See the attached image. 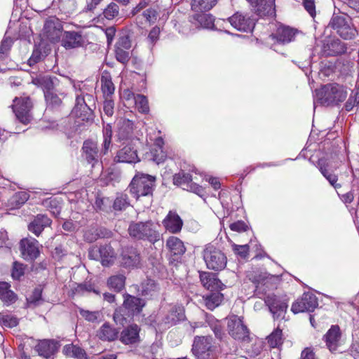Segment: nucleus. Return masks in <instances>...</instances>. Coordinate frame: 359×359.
I'll return each instance as SVG.
<instances>
[{
  "label": "nucleus",
  "instance_id": "nucleus-1",
  "mask_svg": "<svg viewBox=\"0 0 359 359\" xmlns=\"http://www.w3.org/2000/svg\"><path fill=\"white\" fill-rule=\"evenodd\" d=\"M347 96L346 89L337 83H329L315 90L314 104L316 102L323 105L337 104L343 102Z\"/></svg>",
  "mask_w": 359,
  "mask_h": 359
},
{
  "label": "nucleus",
  "instance_id": "nucleus-2",
  "mask_svg": "<svg viewBox=\"0 0 359 359\" xmlns=\"http://www.w3.org/2000/svg\"><path fill=\"white\" fill-rule=\"evenodd\" d=\"M128 232L133 238L147 240L152 243L158 241L161 238L156 225L151 221L132 223L129 226Z\"/></svg>",
  "mask_w": 359,
  "mask_h": 359
},
{
  "label": "nucleus",
  "instance_id": "nucleus-3",
  "mask_svg": "<svg viewBox=\"0 0 359 359\" xmlns=\"http://www.w3.org/2000/svg\"><path fill=\"white\" fill-rule=\"evenodd\" d=\"M154 183V176L138 173L133 177L130 184V191L133 196L138 199L140 196L151 195Z\"/></svg>",
  "mask_w": 359,
  "mask_h": 359
},
{
  "label": "nucleus",
  "instance_id": "nucleus-4",
  "mask_svg": "<svg viewBox=\"0 0 359 359\" xmlns=\"http://www.w3.org/2000/svg\"><path fill=\"white\" fill-rule=\"evenodd\" d=\"M329 26L346 40L353 39L356 34V29L351 26V19L344 14L333 15Z\"/></svg>",
  "mask_w": 359,
  "mask_h": 359
},
{
  "label": "nucleus",
  "instance_id": "nucleus-5",
  "mask_svg": "<svg viewBox=\"0 0 359 359\" xmlns=\"http://www.w3.org/2000/svg\"><path fill=\"white\" fill-rule=\"evenodd\" d=\"M203 259L207 267L212 270H222L226 265L225 255L220 250L211 245H207L203 250Z\"/></svg>",
  "mask_w": 359,
  "mask_h": 359
},
{
  "label": "nucleus",
  "instance_id": "nucleus-6",
  "mask_svg": "<svg viewBox=\"0 0 359 359\" xmlns=\"http://www.w3.org/2000/svg\"><path fill=\"white\" fill-rule=\"evenodd\" d=\"M212 338L210 337H197L195 338L192 351L197 359H215L211 350Z\"/></svg>",
  "mask_w": 359,
  "mask_h": 359
},
{
  "label": "nucleus",
  "instance_id": "nucleus-7",
  "mask_svg": "<svg viewBox=\"0 0 359 359\" xmlns=\"http://www.w3.org/2000/svg\"><path fill=\"white\" fill-rule=\"evenodd\" d=\"M13 109L17 118L22 123L27 124L31 120L30 110L32 107L28 97L18 98L13 100Z\"/></svg>",
  "mask_w": 359,
  "mask_h": 359
},
{
  "label": "nucleus",
  "instance_id": "nucleus-8",
  "mask_svg": "<svg viewBox=\"0 0 359 359\" xmlns=\"http://www.w3.org/2000/svg\"><path fill=\"white\" fill-rule=\"evenodd\" d=\"M318 305V302L316 295L311 292H306L300 299L293 303L291 310L294 313L311 312Z\"/></svg>",
  "mask_w": 359,
  "mask_h": 359
},
{
  "label": "nucleus",
  "instance_id": "nucleus-9",
  "mask_svg": "<svg viewBox=\"0 0 359 359\" xmlns=\"http://www.w3.org/2000/svg\"><path fill=\"white\" fill-rule=\"evenodd\" d=\"M174 184L181 186L183 189H187L196 194L203 196L205 194V190L195 182H192V177L190 174L183 172L175 174L173 178Z\"/></svg>",
  "mask_w": 359,
  "mask_h": 359
},
{
  "label": "nucleus",
  "instance_id": "nucleus-10",
  "mask_svg": "<svg viewBox=\"0 0 359 359\" xmlns=\"http://www.w3.org/2000/svg\"><path fill=\"white\" fill-rule=\"evenodd\" d=\"M227 327L229 334L236 339L245 340L248 337V329L240 317L231 316L228 319Z\"/></svg>",
  "mask_w": 359,
  "mask_h": 359
},
{
  "label": "nucleus",
  "instance_id": "nucleus-11",
  "mask_svg": "<svg viewBox=\"0 0 359 359\" xmlns=\"http://www.w3.org/2000/svg\"><path fill=\"white\" fill-rule=\"evenodd\" d=\"M90 101H93V97L90 95L86 94V97L77 95L72 113L83 120L88 119L92 113V109L89 105Z\"/></svg>",
  "mask_w": 359,
  "mask_h": 359
},
{
  "label": "nucleus",
  "instance_id": "nucleus-12",
  "mask_svg": "<svg viewBox=\"0 0 359 359\" xmlns=\"http://www.w3.org/2000/svg\"><path fill=\"white\" fill-rule=\"evenodd\" d=\"M266 304L269 306L274 318H283L287 309V304L274 294H268L264 298Z\"/></svg>",
  "mask_w": 359,
  "mask_h": 359
},
{
  "label": "nucleus",
  "instance_id": "nucleus-13",
  "mask_svg": "<svg viewBox=\"0 0 359 359\" xmlns=\"http://www.w3.org/2000/svg\"><path fill=\"white\" fill-rule=\"evenodd\" d=\"M230 24L238 31L249 32L252 31L255 22L250 17L236 13L229 18Z\"/></svg>",
  "mask_w": 359,
  "mask_h": 359
},
{
  "label": "nucleus",
  "instance_id": "nucleus-14",
  "mask_svg": "<svg viewBox=\"0 0 359 359\" xmlns=\"http://www.w3.org/2000/svg\"><path fill=\"white\" fill-rule=\"evenodd\" d=\"M39 243L33 238H26L20 241V251L26 260H34L39 255Z\"/></svg>",
  "mask_w": 359,
  "mask_h": 359
},
{
  "label": "nucleus",
  "instance_id": "nucleus-15",
  "mask_svg": "<svg viewBox=\"0 0 359 359\" xmlns=\"http://www.w3.org/2000/svg\"><path fill=\"white\" fill-rule=\"evenodd\" d=\"M260 17L275 15V0H247Z\"/></svg>",
  "mask_w": 359,
  "mask_h": 359
},
{
  "label": "nucleus",
  "instance_id": "nucleus-16",
  "mask_svg": "<svg viewBox=\"0 0 359 359\" xmlns=\"http://www.w3.org/2000/svg\"><path fill=\"white\" fill-rule=\"evenodd\" d=\"M326 346L331 352L337 351L342 344L341 333L337 325H332L324 336Z\"/></svg>",
  "mask_w": 359,
  "mask_h": 359
},
{
  "label": "nucleus",
  "instance_id": "nucleus-17",
  "mask_svg": "<svg viewBox=\"0 0 359 359\" xmlns=\"http://www.w3.org/2000/svg\"><path fill=\"white\" fill-rule=\"evenodd\" d=\"M114 161L118 163H135L140 161V159L137 149L131 144H128L117 151Z\"/></svg>",
  "mask_w": 359,
  "mask_h": 359
},
{
  "label": "nucleus",
  "instance_id": "nucleus-18",
  "mask_svg": "<svg viewBox=\"0 0 359 359\" xmlns=\"http://www.w3.org/2000/svg\"><path fill=\"white\" fill-rule=\"evenodd\" d=\"M60 344L57 341L50 339L40 341L36 346V351L39 355L46 359H53V356L57 352Z\"/></svg>",
  "mask_w": 359,
  "mask_h": 359
},
{
  "label": "nucleus",
  "instance_id": "nucleus-19",
  "mask_svg": "<svg viewBox=\"0 0 359 359\" xmlns=\"http://www.w3.org/2000/svg\"><path fill=\"white\" fill-rule=\"evenodd\" d=\"M134 124L129 119L120 118L116 123V137L118 141L130 140L133 135Z\"/></svg>",
  "mask_w": 359,
  "mask_h": 359
},
{
  "label": "nucleus",
  "instance_id": "nucleus-20",
  "mask_svg": "<svg viewBox=\"0 0 359 359\" xmlns=\"http://www.w3.org/2000/svg\"><path fill=\"white\" fill-rule=\"evenodd\" d=\"M82 151L84 158L93 166L98 162L100 156L104 155L102 151H99L97 143L91 140L83 142Z\"/></svg>",
  "mask_w": 359,
  "mask_h": 359
},
{
  "label": "nucleus",
  "instance_id": "nucleus-21",
  "mask_svg": "<svg viewBox=\"0 0 359 359\" xmlns=\"http://www.w3.org/2000/svg\"><path fill=\"white\" fill-rule=\"evenodd\" d=\"M43 34L51 42H57L62 34V27L57 20H47L44 25Z\"/></svg>",
  "mask_w": 359,
  "mask_h": 359
},
{
  "label": "nucleus",
  "instance_id": "nucleus-22",
  "mask_svg": "<svg viewBox=\"0 0 359 359\" xmlns=\"http://www.w3.org/2000/svg\"><path fill=\"white\" fill-rule=\"evenodd\" d=\"M165 229L172 233H177L182 229L183 222L176 212L170 211L162 222Z\"/></svg>",
  "mask_w": 359,
  "mask_h": 359
},
{
  "label": "nucleus",
  "instance_id": "nucleus-23",
  "mask_svg": "<svg viewBox=\"0 0 359 359\" xmlns=\"http://www.w3.org/2000/svg\"><path fill=\"white\" fill-rule=\"evenodd\" d=\"M140 256L137 250L133 248L123 250L121 255V263L125 267H137L140 264Z\"/></svg>",
  "mask_w": 359,
  "mask_h": 359
},
{
  "label": "nucleus",
  "instance_id": "nucleus-24",
  "mask_svg": "<svg viewBox=\"0 0 359 359\" xmlns=\"http://www.w3.org/2000/svg\"><path fill=\"white\" fill-rule=\"evenodd\" d=\"M140 328L137 325H130L121 333L120 340L126 345L133 344L140 341Z\"/></svg>",
  "mask_w": 359,
  "mask_h": 359
},
{
  "label": "nucleus",
  "instance_id": "nucleus-25",
  "mask_svg": "<svg viewBox=\"0 0 359 359\" xmlns=\"http://www.w3.org/2000/svg\"><path fill=\"white\" fill-rule=\"evenodd\" d=\"M32 83L41 88L43 93H48V91L54 90L55 88L58 84V80L56 77H51L48 75H39L36 78H34Z\"/></svg>",
  "mask_w": 359,
  "mask_h": 359
},
{
  "label": "nucleus",
  "instance_id": "nucleus-26",
  "mask_svg": "<svg viewBox=\"0 0 359 359\" xmlns=\"http://www.w3.org/2000/svg\"><path fill=\"white\" fill-rule=\"evenodd\" d=\"M51 220L45 215H37L29 224L28 229L36 236H39L45 227L50 226Z\"/></svg>",
  "mask_w": 359,
  "mask_h": 359
},
{
  "label": "nucleus",
  "instance_id": "nucleus-27",
  "mask_svg": "<svg viewBox=\"0 0 359 359\" xmlns=\"http://www.w3.org/2000/svg\"><path fill=\"white\" fill-rule=\"evenodd\" d=\"M144 306V300L131 295H127L123 302V307L133 316L139 313Z\"/></svg>",
  "mask_w": 359,
  "mask_h": 359
},
{
  "label": "nucleus",
  "instance_id": "nucleus-28",
  "mask_svg": "<svg viewBox=\"0 0 359 359\" xmlns=\"http://www.w3.org/2000/svg\"><path fill=\"white\" fill-rule=\"evenodd\" d=\"M280 278L278 275H272L266 272L261 273L256 278L255 282L257 283L256 290L259 293L262 285H266L267 287H273L276 284L280 282Z\"/></svg>",
  "mask_w": 359,
  "mask_h": 359
},
{
  "label": "nucleus",
  "instance_id": "nucleus-29",
  "mask_svg": "<svg viewBox=\"0 0 359 359\" xmlns=\"http://www.w3.org/2000/svg\"><path fill=\"white\" fill-rule=\"evenodd\" d=\"M200 280L207 290H215L222 288V282L214 273L202 272L200 273Z\"/></svg>",
  "mask_w": 359,
  "mask_h": 359
},
{
  "label": "nucleus",
  "instance_id": "nucleus-30",
  "mask_svg": "<svg viewBox=\"0 0 359 359\" xmlns=\"http://www.w3.org/2000/svg\"><path fill=\"white\" fill-rule=\"evenodd\" d=\"M294 30L285 26H280L278 28L276 33L271 35L273 39H276L277 42L281 44L291 42L294 39Z\"/></svg>",
  "mask_w": 359,
  "mask_h": 359
},
{
  "label": "nucleus",
  "instance_id": "nucleus-31",
  "mask_svg": "<svg viewBox=\"0 0 359 359\" xmlns=\"http://www.w3.org/2000/svg\"><path fill=\"white\" fill-rule=\"evenodd\" d=\"M346 48L344 43L339 39L332 40L323 45V53L327 56L335 55L343 53Z\"/></svg>",
  "mask_w": 359,
  "mask_h": 359
},
{
  "label": "nucleus",
  "instance_id": "nucleus-32",
  "mask_svg": "<svg viewBox=\"0 0 359 359\" xmlns=\"http://www.w3.org/2000/svg\"><path fill=\"white\" fill-rule=\"evenodd\" d=\"M62 43L66 48H74L82 45L83 39L77 32H67L65 33Z\"/></svg>",
  "mask_w": 359,
  "mask_h": 359
},
{
  "label": "nucleus",
  "instance_id": "nucleus-33",
  "mask_svg": "<svg viewBox=\"0 0 359 359\" xmlns=\"http://www.w3.org/2000/svg\"><path fill=\"white\" fill-rule=\"evenodd\" d=\"M184 318V309L181 306H173L165 318V323L172 325L183 320Z\"/></svg>",
  "mask_w": 359,
  "mask_h": 359
},
{
  "label": "nucleus",
  "instance_id": "nucleus-34",
  "mask_svg": "<svg viewBox=\"0 0 359 359\" xmlns=\"http://www.w3.org/2000/svg\"><path fill=\"white\" fill-rule=\"evenodd\" d=\"M118 332L109 323L103 324L97 332L98 337L103 341H114L117 339Z\"/></svg>",
  "mask_w": 359,
  "mask_h": 359
},
{
  "label": "nucleus",
  "instance_id": "nucleus-35",
  "mask_svg": "<svg viewBox=\"0 0 359 359\" xmlns=\"http://www.w3.org/2000/svg\"><path fill=\"white\" fill-rule=\"evenodd\" d=\"M196 25L205 28L212 29L214 27V18L212 15L205 13H196L193 16Z\"/></svg>",
  "mask_w": 359,
  "mask_h": 359
},
{
  "label": "nucleus",
  "instance_id": "nucleus-36",
  "mask_svg": "<svg viewBox=\"0 0 359 359\" xmlns=\"http://www.w3.org/2000/svg\"><path fill=\"white\" fill-rule=\"evenodd\" d=\"M166 247L175 255H182L186 251L184 243L175 236H170L168 238Z\"/></svg>",
  "mask_w": 359,
  "mask_h": 359
},
{
  "label": "nucleus",
  "instance_id": "nucleus-37",
  "mask_svg": "<svg viewBox=\"0 0 359 359\" xmlns=\"http://www.w3.org/2000/svg\"><path fill=\"white\" fill-rule=\"evenodd\" d=\"M29 195L25 191L17 192L8 201V206L10 209H18L29 199Z\"/></svg>",
  "mask_w": 359,
  "mask_h": 359
},
{
  "label": "nucleus",
  "instance_id": "nucleus-38",
  "mask_svg": "<svg viewBox=\"0 0 359 359\" xmlns=\"http://www.w3.org/2000/svg\"><path fill=\"white\" fill-rule=\"evenodd\" d=\"M62 353L67 357L76 359H88L84 350L72 344L65 345L62 349Z\"/></svg>",
  "mask_w": 359,
  "mask_h": 359
},
{
  "label": "nucleus",
  "instance_id": "nucleus-39",
  "mask_svg": "<svg viewBox=\"0 0 359 359\" xmlns=\"http://www.w3.org/2000/svg\"><path fill=\"white\" fill-rule=\"evenodd\" d=\"M97 251L100 254V261L103 266H109L114 262V252L111 246H101Z\"/></svg>",
  "mask_w": 359,
  "mask_h": 359
},
{
  "label": "nucleus",
  "instance_id": "nucleus-40",
  "mask_svg": "<svg viewBox=\"0 0 359 359\" xmlns=\"http://www.w3.org/2000/svg\"><path fill=\"white\" fill-rule=\"evenodd\" d=\"M217 3V0H192L191 9L195 13H205L210 10Z\"/></svg>",
  "mask_w": 359,
  "mask_h": 359
},
{
  "label": "nucleus",
  "instance_id": "nucleus-41",
  "mask_svg": "<svg viewBox=\"0 0 359 359\" xmlns=\"http://www.w3.org/2000/svg\"><path fill=\"white\" fill-rule=\"evenodd\" d=\"M223 300V294L219 292H213L203 297V302L206 308L213 310L217 307Z\"/></svg>",
  "mask_w": 359,
  "mask_h": 359
},
{
  "label": "nucleus",
  "instance_id": "nucleus-42",
  "mask_svg": "<svg viewBox=\"0 0 359 359\" xmlns=\"http://www.w3.org/2000/svg\"><path fill=\"white\" fill-rule=\"evenodd\" d=\"M9 287L8 283L0 282V299L6 304H12L17 299L15 294Z\"/></svg>",
  "mask_w": 359,
  "mask_h": 359
},
{
  "label": "nucleus",
  "instance_id": "nucleus-43",
  "mask_svg": "<svg viewBox=\"0 0 359 359\" xmlns=\"http://www.w3.org/2000/svg\"><path fill=\"white\" fill-rule=\"evenodd\" d=\"M318 165L323 175L329 181L331 185H332L335 188H337V187H340L339 184H337L336 183L337 181V176L330 172V171L327 169L328 164L324 159H320L318 161Z\"/></svg>",
  "mask_w": 359,
  "mask_h": 359
},
{
  "label": "nucleus",
  "instance_id": "nucleus-44",
  "mask_svg": "<svg viewBox=\"0 0 359 359\" xmlns=\"http://www.w3.org/2000/svg\"><path fill=\"white\" fill-rule=\"evenodd\" d=\"M102 90L105 96H110L114 92V86L109 74L102 75L100 79Z\"/></svg>",
  "mask_w": 359,
  "mask_h": 359
},
{
  "label": "nucleus",
  "instance_id": "nucleus-45",
  "mask_svg": "<svg viewBox=\"0 0 359 359\" xmlns=\"http://www.w3.org/2000/svg\"><path fill=\"white\" fill-rule=\"evenodd\" d=\"M103 144H102V152L104 154H106L108 151L111 142V137H112V128L110 124H107L103 128Z\"/></svg>",
  "mask_w": 359,
  "mask_h": 359
},
{
  "label": "nucleus",
  "instance_id": "nucleus-46",
  "mask_svg": "<svg viewBox=\"0 0 359 359\" xmlns=\"http://www.w3.org/2000/svg\"><path fill=\"white\" fill-rule=\"evenodd\" d=\"M133 102L140 112L147 113L149 111L148 100L145 96L137 94L136 96H133Z\"/></svg>",
  "mask_w": 359,
  "mask_h": 359
},
{
  "label": "nucleus",
  "instance_id": "nucleus-47",
  "mask_svg": "<svg viewBox=\"0 0 359 359\" xmlns=\"http://www.w3.org/2000/svg\"><path fill=\"white\" fill-rule=\"evenodd\" d=\"M125 276L123 275H116L111 276L108 280V285L115 290H121L125 285Z\"/></svg>",
  "mask_w": 359,
  "mask_h": 359
},
{
  "label": "nucleus",
  "instance_id": "nucleus-48",
  "mask_svg": "<svg viewBox=\"0 0 359 359\" xmlns=\"http://www.w3.org/2000/svg\"><path fill=\"white\" fill-rule=\"evenodd\" d=\"M267 341L271 348L278 347L283 342L282 330L276 329L268 337Z\"/></svg>",
  "mask_w": 359,
  "mask_h": 359
},
{
  "label": "nucleus",
  "instance_id": "nucleus-49",
  "mask_svg": "<svg viewBox=\"0 0 359 359\" xmlns=\"http://www.w3.org/2000/svg\"><path fill=\"white\" fill-rule=\"evenodd\" d=\"M119 13V6L114 2H111L103 11V15L107 20H112Z\"/></svg>",
  "mask_w": 359,
  "mask_h": 359
},
{
  "label": "nucleus",
  "instance_id": "nucleus-50",
  "mask_svg": "<svg viewBox=\"0 0 359 359\" xmlns=\"http://www.w3.org/2000/svg\"><path fill=\"white\" fill-rule=\"evenodd\" d=\"M157 289V286L154 280L151 279H147L141 283L140 291L142 295L151 294L152 292H154Z\"/></svg>",
  "mask_w": 359,
  "mask_h": 359
},
{
  "label": "nucleus",
  "instance_id": "nucleus-51",
  "mask_svg": "<svg viewBox=\"0 0 359 359\" xmlns=\"http://www.w3.org/2000/svg\"><path fill=\"white\" fill-rule=\"evenodd\" d=\"M0 323L4 327L12 328L18 325V319L11 315H3L0 316Z\"/></svg>",
  "mask_w": 359,
  "mask_h": 359
},
{
  "label": "nucleus",
  "instance_id": "nucleus-52",
  "mask_svg": "<svg viewBox=\"0 0 359 359\" xmlns=\"http://www.w3.org/2000/svg\"><path fill=\"white\" fill-rule=\"evenodd\" d=\"M45 99L48 105L52 107L59 106L62 103V100L59 97V96L53 91H48V93H45Z\"/></svg>",
  "mask_w": 359,
  "mask_h": 359
},
{
  "label": "nucleus",
  "instance_id": "nucleus-53",
  "mask_svg": "<svg viewBox=\"0 0 359 359\" xmlns=\"http://www.w3.org/2000/svg\"><path fill=\"white\" fill-rule=\"evenodd\" d=\"M129 205L126 195L121 194L116 197L114 202V209L116 210H122L126 209Z\"/></svg>",
  "mask_w": 359,
  "mask_h": 359
},
{
  "label": "nucleus",
  "instance_id": "nucleus-54",
  "mask_svg": "<svg viewBox=\"0 0 359 359\" xmlns=\"http://www.w3.org/2000/svg\"><path fill=\"white\" fill-rule=\"evenodd\" d=\"M116 58V60L123 63H127L130 57L129 50L128 49H121V48H116L115 50Z\"/></svg>",
  "mask_w": 359,
  "mask_h": 359
},
{
  "label": "nucleus",
  "instance_id": "nucleus-55",
  "mask_svg": "<svg viewBox=\"0 0 359 359\" xmlns=\"http://www.w3.org/2000/svg\"><path fill=\"white\" fill-rule=\"evenodd\" d=\"M79 313L83 318L90 322H95L100 316L99 311H90L83 309H79Z\"/></svg>",
  "mask_w": 359,
  "mask_h": 359
},
{
  "label": "nucleus",
  "instance_id": "nucleus-56",
  "mask_svg": "<svg viewBox=\"0 0 359 359\" xmlns=\"http://www.w3.org/2000/svg\"><path fill=\"white\" fill-rule=\"evenodd\" d=\"M25 273V267L23 264L18 262H14L12 269V277L14 279H20Z\"/></svg>",
  "mask_w": 359,
  "mask_h": 359
},
{
  "label": "nucleus",
  "instance_id": "nucleus-57",
  "mask_svg": "<svg viewBox=\"0 0 359 359\" xmlns=\"http://www.w3.org/2000/svg\"><path fill=\"white\" fill-rule=\"evenodd\" d=\"M359 104V93H356L354 95H351L346 102L345 109L346 111H351L355 106Z\"/></svg>",
  "mask_w": 359,
  "mask_h": 359
},
{
  "label": "nucleus",
  "instance_id": "nucleus-58",
  "mask_svg": "<svg viewBox=\"0 0 359 359\" xmlns=\"http://www.w3.org/2000/svg\"><path fill=\"white\" fill-rule=\"evenodd\" d=\"M12 40L10 38L4 39L0 45V58H3L11 47Z\"/></svg>",
  "mask_w": 359,
  "mask_h": 359
},
{
  "label": "nucleus",
  "instance_id": "nucleus-59",
  "mask_svg": "<svg viewBox=\"0 0 359 359\" xmlns=\"http://www.w3.org/2000/svg\"><path fill=\"white\" fill-rule=\"evenodd\" d=\"M233 250L235 253L239 255L241 257H247L249 251V246L248 245H232Z\"/></svg>",
  "mask_w": 359,
  "mask_h": 359
},
{
  "label": "nucleus",
  "instance_id": "nucleus-60",
  "mask_svg": "<svg viewBox=\"0 0 359 359\" xmlns=\"http://www.w3.org/2000/svg\"><path fill=\"white\" fill-rule=\"evenodd\" d=\"M152 154L153 159L157 164L164 162L166 159V154L163 149H153Z\"/></svg>",
  "mask_w": 359,
  "mask_h": 359
},
{
  "label": "nucleus",
  "instance_id": "nucleus-61",
  "mask_svg": "<svg viewBox=\"0 0 359 359\" xmlns=\"http://www.w3.org/2000/svg\"><path fill=\"white\" fill-rule=\"evenodd\" d=\"M114 101L111 99L106 98L103 104V110L106 115L111 116L114 114Z\"/></svg>",
  "mask_w": 359,
  "mask_h": 359
},
{
  "label": "nucleus",
  "instance_id": "nucleus-62",
  "mask_svg": "<svg viewBox=\"0 0 359 359\" xmlns=\"http://www.w3.org/2000/svg\"><path fill=\"white\" fill-rule=\"evenodd\" d=\"M131 47V42L127 36L120 37L116 44V48H121V49L130 50Z\"/></svg>",
  "mask_w": 359,
  "mask_h": 359
},
{
  "label": "nucleus",
  "instance_id": "nucleus-63",
  "mask_svg": "<svg viewBox=\"0 0 359 359\" xmlns=\"http://www.w3.org/2000/svg\"><path fill=\"white\" fill-rule=\"evenodd\" d=\"M303 5L310 15L313 18L316 15V6L314 0H303Z\"/></svg>",
  "mask_w": 359,
  "mask_h": 359
},
{
  "label": "nucleus",
  "instance_id": "nucleus-64",
  "mask_svg": "<svg viewBox=\"0 0 359 359\" xmlns=\"http://www.w3.org/2000/svg\"><path fill=\"white\" fill-rule=\"evenodd\" d=\"M230 229L233 231L243 232L247 230V225L243 221H237L231 224Z\"/></svg>",
  "mask_w": 359,
  "mask_h": 359
}]
</instances>
